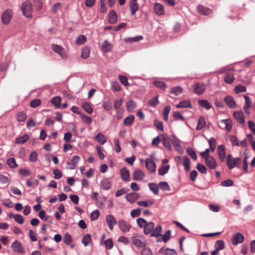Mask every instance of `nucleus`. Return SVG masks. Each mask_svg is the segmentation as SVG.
<instances>
[{
	"mask_svg": "<svg viewBox=\"0 0 255 255\" xmlns=\"http://www.w3.org/2000/svg\"><path fill=\"white\" fill-rule=\"evenodd\" d=\"M169 168V165H163L158 169V174L161 175H163L168 172Z\"/></svg>",
	"mask_w": 255,
	"mask_h": 255,
	"instance_id": "nucleus-48",
	"label": "nucleus"
},
{
	"mask_svg": "<svg viewBox=\"0 0 255 255\" xmlns=\"http://www.w3.org/2000/svg\"><path fill=\"white\" fill-rule=\"evenodd\" d=\"M11 249L13 252L19 254H22L24 253V250L21 247V244L17 241H15L12 244Z\"/></svg>",
	"mask_w": 255,
	"mask_h": 255,
	"instance_id": "nucleus-16",
	"label": "nucleus"
},
{
	"mask_svg": "<svg viewBox=\"0 0 255 255\" xmlns=\"http://www.w3.org/2000/svg\"><path fill=\"white\" fill-rule=\"evenodd\" d=\"M120 175L124 181L126 182L129 181V171L126 167H123L121 169Z\"/></svg>",
	"mask_w": 255,
	"mask_h": 255,
	"instance_id": "nucleus-20",
	"label": "nucleus"
},
{
	"mask_svg": "<svg viewBox=\"0 0 255 255\" xmlns=\"http://www.w3.org/2000/svg\"><path fill=\"white\" fill-rule=\"evenodd\" d=\"M159 187L162 190L165 191H169L170 188L167 182L163 181L160 182L158 184Z\"/></svg>",
	"mask_w": 255,
	"mask_h": 255,
	"instance_id": "nucleus-46",
	"label": "nucleus"
},
{
	"mask_svg": "<svg viewBox=\"0 0 255 255\" xmlns=\"http://www.w3.org/2000/svg\"><path fill=\"white\" fill-rule=\"evenodd\" d=\"M92 242L91 237L89 234H86L83 237L82 243L85 247L87 246Z\"/></svg>",
	"mask_w": 255,
	"mask_h": 255,
	"instance_id": "nucleus-40",
	"label": "nucleus"
},
{
	"mask_svg": "<svg viewBox=\"0 0 255 255\" xmlns=\"http://www.w3.org/2000/svg\"><path fill=\"white\" fill-rule=\"evenodd\" d=\"M183 165L186 171H189L190 168V162L189 158L187 156L184 157Z\"/></svg>",
	"mask_w": 255,
	"mask_h": 255,
	"instance_id": "nucleus-53",
	"label": "nucleus"
},
{
	"mask_svg": "<svg viewBox=\"0 0 255 255\" xmlns=\"http://www.w3.org/2000/svg\"><path fill=\"white\" fill-rule=\"evenodd\" d=\"M153 84L157 88L164 90L166 88V85L165 83L161 81H155L153 82Z\"/></svg>",
	"mask_w": 255,
	"mask_h": 255,
	"instance_id": "nucleus-64",
	"label": "nucleus"
},
{
	"mask_svg": "<svg viewBox=\"0 0 255 255\" xmlns=\"http://www.w3.org/2000/svg\"><path fill=\"white\" fill-rule=\"evenodd\" d=\"M27 118L26 114L23 112H20L16 115V119L19 122H24Z\"/></svg>",
	"mask_w": 255,
	"mask_h": 255,
	"instance_id": "nucleus-44",
	"label": "nucleus"
},
{
	"mask_svg": "<svg viewBox=\"0 0 255 255\" xmlns=\"http://www.w3.org/2000/svg\"><path fill=\"white\" fill-rule=\"evenodd\" d=\"M111 84L113 90L116 91H120L121 90V87L117 81H113Z\"/></svg>",
	"mask_w": 255,
	"mask_h": 255,
	"instance_id": "nucleus-63",
	"label": "nucleus"
},
{
	"mask_svg": "<svg viewBox=\"0 0 255 255\" xmlns=\"http://www.w3.org/2000/svg\"><path fill=\"white\" fill-rule=\"evenodd\" d=\"M225 243L222 240H218L215 244V249L221 251L225 248Z\"/></svg>",
	"mask_w": 255,
	"mask_h": 255,
	"instance_id": "nucleus-45",
	"label": "nucleus"
},
{
	"mask_svg": "<svg viewBox=\"0 0 255 255\" xmlns=\"http://www.w3.org/2000/svg\"><path fill=\"white\" fill-rule=\"evenodd\" d=\"M41 100L39 99H35L32 100L30 103V106L32 108H36L41 104Z\"/></svg>",
	"mask_w": 255,
	"mask_h": 255,
	"instance_id": "nucleus-61",
	"label": "nucleus"
},
{
	"mask_svg": "<svg viewBox=\"0 0 255 255\" xmlns=\"http://www.w3.org/2000/svg\"><path fill=\"white\" fill-rule=\"evenodd\" d=\"M129 8L131 15H134L139 9V5L137 0H130L129 2Z\"/></svg>",
	"mask_w": 255,
	"mask_h": 255,
	"instance_id": "nucleus-21",
	"label": "nucleus"
},
{
	"mask_svg": "<svg viewBox=\"0 0 255 255\" xmlns=\"http://www.w3.org/2000/svg\"><path fill=\"white\" fill-rule=\"evenodd\" d=\"M244 241V237L240 233H237L232 238V243L233 245L237 246L239 244L243 243Z\"/></svg>",
	"mask_w": 255,
	"mask_h": 255,
	"instance_id": "nucleus-14",
	"label": "nucleus"
},
{
	"mask_svg": "<svg viewBox=\"0 0 255 255\" xmlns=\"http://www.w3.org/2000/svg\"><path fill=\"white\" fill-rule=\"evenodd\" d=\"M13 12L10 9H7L3 11L1 14L2 23L4 25L9 24L12 18Z\"/></svg>",
	"mask_w": 255,
	"mask_h": 255,
	"instance_id": "nucleus-4",
	"label": "nucleus"
},
{
	"mask_svg": "<svg viewBox=\"0 0 255 255\" xmlns=\"http://www.w3.org/2000/svg\"><path fill=\"white\" fill-rule=\"evenodd\" d=\"M53 50L57 54H58L62 59H66L67 58L66 52L65 49L58 45H53Z\"/></svg>",
	"mask_w": 255,
	"mask_h": 255,
	"instance_id": "nucleus-7",
	"label": "nucleus"
},
{
	"mask_svg": "<svg viewBox=\"0 0 255 255\" xmlns=\"http://www.w3.org/2000/svg\"><path fill=\"white\" fill-rule=\"evenodd\" d=\"M230 140L233 146H240V142L236 136L231 135L230 136Z\"/></svg>",
	"mask_w": 255,
	"mask_h": 255,
	"instance_id": "nucleus-56",
	"label": "nucleus"
},
{
	"mask_svg": "<svg viewBox=\"0 0 255 255\" xmlns=\"http://www.w3.org/2000/svg\"><path fill=\"white\" fill-rule=\"evenodd\" d=\"M187 151L190 156L194 160H196L197 156L195 151L191 147H188L187 149Z\"/></svg>",
	"mask_w": 255,
	"mask_h": 255,
	"instance_id": "nucleus-55",
	"label": "nucleus"
},
{
	"mask_svg": "<svg viewBox=\"0 0 255 255\" xmlns=\"http://www.w3.org/2000/svg\"><path fill=\"white\" fill-rule=\"evenodd\" d=\"M139 198V194L136 192L128 194L125 197L126 200L130 203H134Z\"/></svg>",
	"mask_w": 255,
	"mask_h": 255,
	"instance_id": "nucleus-15",
	"label": "nucleus"
},
{
	"mask_svg": "<svg viewBox=\"0 0 255 255\" xmlns=\"http://www.w3.org/2000/svg\"><path fill=\"white\" fill-rule=\"evenodd\" d=\"M81 57L83 59L88 58L90 54L91 49L88 46H85L81 50Z\"/></svg>",
	"mask_w": 255,
	"mask_h": 255,
	"instance_id": "nucleus-30",
	"label": "nucleus"
},
{
	"mask_svg": "<svg viewBox=\"0 0 255 255\" xmlns=\"http://www.w3.org/2000/svg\"><path fill=\"white\" fill-rule=\"evenodd\" d=\"M141 162H145L146 167L147 170L151 173H154L156 171V165L155 162L151 158H147L145 160L141 159Z\"/></svg>",
	"mask_w": 255,
	"mask_h": 255,
	"instance_id": "nucleus-6",
	"label": "nucleus"
},
{
	"mask_svg": "<svg viewBox=\"0 0 255 255\" xmlns=\"http://www.w3.org/2000/svg\"><path fill=\"white\" fill-rule=\"evenodd\" d=\"M171 232L170 230L166 231V233L162 236L161 241L165 243L167 242L171 238ZM158 241H161V240L159 239H158Z\"/></svg>",
	"mask_w": 255,
	"mask_h": 255,
	"instance_id": "nucleus-43",
	"label": "nucleus"
},
{
	"mask_svg": "<svg viewBox=\"0 0 255 255\" xmlns=\"http://www.w3.org/2000/svg\"><path fill=\"white\" fill-rule=\"evenodd\" d=\"M124 100L122 99H119L115 101L114 107L118 114L120 112V108L122 107Z\"/></svg>",
	"mask_w": 255,
	"mask_h": 255,
	"instance_id": "nucleus-34",
	"label": "nucleus"
},
{
	"mask_svg": "<svg viewBox=\"0 0 255 255\" xmlns=\"http://www.w3.org/2000/svg\"><path fill=\"white\" fill-rule=\"evenodd\" d=\"M224 102L231 109H235L237 108V104L233 97L230 96H227L224 99Z\"/></svg>",
	"mask_w": 255,
	"mask_h": 255,
	"instance_id": "nucleus-13",
	"label": "nucleus"
},
{
	"mask_svg": "<svg viewBox=\"0 0 255 255\" xmlns=\"http://www.w3.org/2000/svg\"><path fill=\"white\" fill-rule=\"evenodd\" d=\"M205 160L206 165L210 169H215L217 166V164L215 159L212 156L207 157L204 158Z\"/></svg>",
	"mask_w": 255,
	"mask_h": 255,
	"instance_id": "nucleus-8",
	"label": "nucleus"
},
{
	"mask_svg": "<svg viewBox=\"0 0 255 255\" xmlns=\"http://www.w3.org/2000/svg\"><path fill=\"white\" fill-rule=\"evenodd\" d=\"M158 96L155 98L151 99L149 101V102H148L149 105L152 107H155L159 103V101H158Z\"/></svg>",
	"mask_w": 255,
	"mask_h": 255,
	"instance_id": "nucleus-62",
	"label": "nucleus"
},
{
	"mask_svg": "<svg viewBox=\"0 0 255 255\" xmlns=\"http://www.w3.org/2000/svg\"><path fill=\"white\" fill-rule=\"evenodd\" d=\"M86 41V37L83 35H79L76 39V43L78 45L84 44Z\"/></svg>",
	"mask_w": 255,
	"mask_h": 255,
	"instance_id": "nucleus-54",
	"label": "nucleus"
},
{
	"mask_svg": "<svg viewBox=\"0 0 255 255\" xmlns=\"http://www.w3.org/2000/svg\"><path fill=\"white\" fill-rule=\"evenodd\" d=\"M118 227L123 233H127L129 232L131 228L130 224L124 219H120L118 221Z\"/></svg>",
	"mask_w": 255,
	"mask_h": 255,
	"instance_id": "nucleus-5",
	"label": "nucleus"
},
{
	"mask_svg": "<svg viewBox=\"0 0 255 255\" xmlns=\"http://www.w3.org/2000/svg\"><path fill=\"white\" fill-rule=\"evenodd\" d=\"M191 107V102L189 100L181 101L178 104L176 105L177 108H190Z\"/></svg>",
	"mask_w": 255,
	"mask_h": 255,
	"instance_id": "nucleus-28",
	"label": "nucleus"
},
{
	"mask_svg": "<svg viewBox=\"0 0 255 255\" xmlns=\"http://www.w3.org/2000/svg\"><path fill=\"white\" fill-rule=\"evenodd\" d=\"M154 10L156 14L158 15H162L165 12L164 6L159 3H155Z\"/></svg>",
	"mask_w": 255,
	"mask_h": 255,
	"instance_id": "nucleus-22",
	"label": "nucleus"
},
{
	"mask_svg": "<svg viewBox=\"0 0 255 255\" xmlns=\"http://www.w3.org/2000/svg\"><path fill=\"white\" fill-rule=\"evenodd\" d=\"M171 110V107L170 106H167L165 107L164 109L163 112H162V115L163 117V119L165 121L167 122L168 121V115L170 112Z\"/></svg>",
	"mask_w": 255,
	"mask_h": 255,
	"instance_id": "nucleus-42",
	"label": "nucleus"
},
{
	"mask_svg": "<svg viewBox=\"0 0 255 255\" xmlns=\"http://www.w3.org/2000/svg\"><path fill=\"white\" fill-rule=\"evenodd\" d=\"M163 144L168 150H171V146L170 144V137H168L166 134H163Z\"/></svg>",
	"mask_w": 255,
	"mask_h": 255,
	"instance_id": "nucleus-35",
	"label": "nucleus"
},
{
	"mask_svg": "<svg viewBox=\"0 0 255 255\" xmlns=\"http://www.w3.org/2000/svg\"><path fill=\"white\" fill-rule=\"evenodd\" d=\"M154 228V224L152 222L147 223L144 228V233L146 235L151 234Z\"/></svg>",
	"mask_w": 255,
	"mask_h": 255,
	"instance_id": "nucleus-24",
	"label": "nucleus"
},
{
	"mask_svg": "<svg viewBox=\"0 0 255 255\" xmlns=\"http://www.w3.org/2000/svg\"><path fill=\"white\" fill-rule=\"evenodd\" d=\"M136 223L140 228H144L147 222L143 218H140L136 220Z\"/></svg>",
	"mask_w": 255,
	"mask_h": 255,
	"instance_id": "nucleus-60",
	"label": "nucleus"
},
{
	"mask_svg": "<svg viewBox=\"0 0 255 255\" xmlns=\"http://www.w3.org/2000/svg\"><path fill=\"white\" fill-rule=\"evenodd\" d=\"M133 179L136 181H142L145 177V174L139 169L135 170L132 173Z\"/></svg>",
	"mask_w": 255,
	"mask_h": 255,
	"instance_id": "nucleus-18",
	"label": "nucleus"
},
{
	"mask_svg": "<svg viewBox=\"0 0 255 255\" xmlns=\"http://www.w3.org/2000/svg\"><path fill=\"white\" fill-rule=\"evenodd\" d=\"M235 90L236 93L239 94L246 91V87L244 86L241 85H237L235 88Z\"/></svg>",
	"mask_w": 255,
	"mask_h": 255,
	"instance_id": "nucleus-59",
	"label": "nucleus"
},
{
	"mask_svg": "<svg viewBox=\"0 0 255 255\" xmlns=\"http://www.w3.org/2000/svg\"><path fill=\"white\" fill-rule=\"evenodd\" d=\"M162 231V227L161 226H157L154 229H153L151 233V237H158L161 235Z\"/></svg>",
	"mask_w": 255,
	"mask_h": 255,
	"instance_id": "nucleus-37",
	"label": "nucleus"
},
{
	"mask_svg": "<svg viewBox=\"0 0 255 255\" xmlns=\"http://www.w3.org/2000/svg\"><path fill=\"white\" fill-rule=\"evenodd\" d=\"M220 122L225 125V128L227 131H230L232 130L233 123L230 119L222 120Z\"/></svg>",
	"mask_w": 255,
	"mask_h": 255,
	"instance_id": "nucleus-23",
	"label": "nucleus"
},
{
	"mask_svg": "<svg viewBox=\"0 0 255 255\" xmlns=\"http://www.w3.org/2000/svg\"><path fill=\"white\" fill-rule=\"evenodd\" d=\"M199 105L205 108L207 110H209L211 108V105L209 102L206 100H200L198 101Z\"/></svg>",
	"mask_w": 255,
	"mask_h": 255,
	"instance_id": "nucleus-38",
	"label": "nucleus"
},
{
	"mask_svg": "<svg viewBox=\"0 0 255 255\" xmlns=\"http://www.w3.org/2000/svg\"><path fill=\"white\" fill-rule=\"evenodd\" d=\"M241 159L239 157L233 158L231 154L227 157V165L229 169H232L241 162Z\"/></svg>",
	"mask_w": 255,
	"mask_h": 255,
	"instance_id": "nucleus-2",
	"label": "nucleus"
},
{
	"mask_svg": "<svg viewBox=\"0 0 255 255\" xmlns=\"http://www.w3.org/2000/svg\"><path fill=\"white\" fill-rule=\"evenodd\" d=\"M134 120V117L133 115H130L127 117L124 122V124L126 126H130L133 123Z\"/></svg>",
	"mask_w": 255,
	"mask_h": 255,
	"instance_id": "nucleus-49",
	"label": "nucleus"
},
{
	"mask_svg": "<svg viewBox=\"0 0 255 255\" xmlns=\"http://www.w3.org/2000/svg\"><path fill=\"white\" fill-rule=\"evenodd\" d=\"M235 119L241 124H245V121L244 119V114L241 111H234L233 114Z\"/></svg>",
	"mask_w": 255,
	"mask_h": 255,
	"instance_id": "nucleus-17",
	"label": "nucleus"
},
{
	"mask_svg": "<svg viewBox=\"0 0 255 255\" xmlns=\"http://www.w3.org/2000/svg\"><path fill=\"white\" fill-rule=\"evenodd\" d=\"M95 139L99 143L103 145L107 141V137L106 136L101 133V132L99 133L95 137Z\"/></svg>",
	"mask_w": 255,
	"mask_h": 255,
	"instance_id": "nucleus-29",
	"label": "nucleus"
},
{
	"mask_svg": "<svg viewBox=\"0 0 255 255\" xmlns=\"http://www.w3.org/2000/svg\"><path fill=\"white\" fill-rule=\"evenodd\" d=\"M206 89L205 84L201 83H196L194 86V91L195 93L198 95H202L204 93Z\"/></svg>",
	"mask_w": 255,
	"mask_h": 255,
	"instance_id": "nucleus-12",
	"label": "nucleus"
},
{
	"mask_svg": "<svg viewBox=\"0 0 255 255\" xmlns=\"http://www.w3.org/2000/svg\"><path fill=\"white\" fill-rule=\"evenodd\" d=\"M148 185L150 190L152 191L154 194L157 195L158 194L159 188L158 185L153 183H148Z\"/></svg>",
	"mask_w": 255,
	"mask_h": 255,
	"instance_id": "nucleus-39",
	"label": "nucleus"
},
{
	"mask_svg": "<svg viewBox=\"0 0 255 255\" xmlns=\"http://www.w3.org/2000/svg\"><path fill=\"white\" fill-rule=\"evenodd\" d=\"M100 188L104 190H109L111 187V183L108 178H103L100 182Z\"/></svg>",
	"mask_w": 255,
	"mask_h": 255,
	"instance_id": "nucleus-19",
	"label": "nucleus"
},
{
	"mask_svg": "<svg viewBox=\"0 0 255 255\" xmlns=\"http://www.w3.org/2000/svg\"><path fill=\"white\" fill-rule=\"evenodd\" d=\"M82 107L84 110L89 114H92L93 111L91 106L87 103L83 104Z\"/></svg>",
	"mask_w": 255,
	"mask_h": 255,
	"instance_id": "nucleus-57",
	"label": "nucleus"
},
{
	"mask_svg": "<svg viewBox=\"0 0 255 255\" xmlns=\"http://www.w3.org/2000/svg\"><path fill=\"white\" fill-rule=\"evenodd\" d=\"M113 44L108 40H104L101 44V50L103 53H106L112 51Z\"/></svg>",
	"mask_w": 255,
	"mask_h": 255,
	"instance_id": "nucleus-11",
	"label": "nucleus"
},
{
	"mask_svg": "<svg viewBox=\"0 0 255 255\" xmlns=\"http://www.w3.org/2000/svg\"><path fill=\"white\" fill-rule=\"evenodd\" d=\"M153 202L151 200H148L146 201H138L137 204L139 206H142L144 207H148L151 206L153 204Z\"/></svg>",
	"mask_w": 255,
	"mask_h": 255,
	"instance_id": "nucleus-47",
	"label": "nucleus"
},
{
	"mask_svg": "<svg viewBox=\"0 0 255 255\" xmlns=\"http://www.w3.org/2000/svg\"><path fill=\"white\" fill-rule=\"evenodd\" d=\"M206 125V122L205 118L203 116H200L198 119V124L196 129L197 130H200L204 128Z\"/></svg>",
	"mask_w": 255,
	"mask_h": 255,
	"instance_id": "nucleus-25",
	"label": "nucleus"
},
{
	"mask_svg": "<svg viewBox=\"0 0 255 255\" xmlns=\"http://www.w3.org/2000/svg\"><path fill=\"white\" fill-rule=\"evenodd\" d=\"M217 153L220 161L224 162L226 158V147L224 145L221 144L218 146Z\"/></svg>",
	"mask_w": 255,
	"mask_h": 255,
	"instance_id": "nucleus-9",
	"label": "nucleus"
},
{
	"mask_svg": "<svg viewBox=\"0 0 255 255\" xmlns=\"http://www.w3.org/2000/svg\"><path fill=\"white\" fill-rule=\"evenodd\" d=\"M131 241L132 244L138 248H142L145 247L146 242L145 239L137 235L134 236L131 238Z\"/></svg>",
	"mask_w": 255,
	"mask_h": 255,
	"instance_id": "nucleus-3",
	"label": "nucleus"
},
{
	"mask_svg": "<svg viewBox=\"0 0 255 255\" xmlns=\"http://www.w3.org/2000/svg\"><path fill=\"white\" fill-rule=\"evenodd\" d=\"M7 164L10 168H13L17 166V164L16 163L15 160L14 158L11 157L7 160Z\"/></svg>",
	"mask_w": 255,
	"mask_h": 255,
	"instance_id": "nucleus-50",
	"label": "nucleus"
},
{
	"mask_svg": "<svg viewBox=\"0 0 255 255\" xmlns=\"http://www.w3.org/2000/svg\"><path fill=\"white\" fill-rule=\"evenodd\" d=\"M183 92V89L180 87H175L171 90V93L174 94L175 96H178Z\"/></svg>",
	"mask_w": 255,
	"mask_h": 255,
	"instance_id": "nucleus-52",
	"label": "nucleus"
},
{
	"mask_svg": "<svg viewBox=\"0 0 255 255\" xmlns=\"http://www.w3.org/2000/svg\"><path fill=\"white\" fill-rule=\"evenodd\" d=\"M235 80L234 73L232 71L228 72L224 78V80L227 84H230L234 82Z\"/></svg>",
	"mask_w": 255,
	"mask_h": 255,
	"instance_id": "nucleus-26",
	"label": "nucleus"
},
{
	"mask_svg": "<svg viewBox=\"0 0 255 255\" xmlns=\"http://www.w3.org/2000/svg\"><path fill=\"white\" fill-rule=\"evenodd\" d=\"M197 11L199 13L203 15H209L211 13V10L203 5H199L197 7Z\"/></svg>",
	"mask_w": 255,
	"mask_h": 255,
	"instance_id": "nucleus-27",
	"label": "nucleus"
},
{
	"mask_svg": "<svg viewBox=\"0 0 255 255\" xmlns=\"http://www.w3.org/2000/svg\"><path fill=\"white\" fill-rule=\"evenodd\" d=\"M26 184L28 187L37 186L38 185V180L34 177H31L27 180Z\"/></svg>",
	"mask_w": 255,
	"mask_h": 255,
	"instance_id": "nucleus-33",
	"label": "nucleus"
},
{
	"mask_svg": "<svg viewBox=\"0 0 255 255\" xmlns=\"http://www.w3.org/2000/svg\"><path fill=\"white\" fill-rule=\"evenodd\" d=\"M109 21L112 24L115 23L117 21V15L114 10H111L109 14Z\"/></svg>",
	"mask_w": 255,
	"mask_h": 255,
	"instance_id": "nucleus-31",
	"label": "nucleus"
},
{
	"mask_svg": "<svg viewBox=\"0 0 255 255\" xmlns=\"http://www.w3.org/2000/svg\"><path fill=\"white\" fill-rule=\"evenodd\" d=\"M119 79L121 83L125 86L128 85V79L127 77L125 76L120 75Z\"/></svg>",
	"mask_w": 255,
	"mask_h": 255,
	"instance_id": "nucleus-58",
	"label": "nucleus"
},
{
	"mask_svg": "<svg viewBox=\"0 0 255 255\" xmlns=\"http://www.w3.org/2000/svg\"><path fill=\"white\" fill-rule=\"evenodd\" d=\"M106 221L110 230H113L114 226L117 224V221L115 217L113 215L109 214L106 217Z\"/></svg>",
	"mask_w": 255,
	"mask_h": 255,
	"instance_id": "nucleus-10",
	"label": "nucleus"
},
{
	"mask_svg": "<svg viewBox=\"0 0 255 255\" xmlns=\"http://www.w3.org/2000/svg\"><path fill=\"white\" fill-rule=\"evenodd\" d=\"M103 245L106 247V249L110 250L113 248L114 244L112 239H108L104 242Z\"/></svg>",
	"mask_w": 255,
	"mask_h": 255,
	"instance_id": "nucleus-51",
	"label": "nucleus"
},
{
	"mask_svg": "<svg viewBox=\"0 0 255 255\" xmlns=\"http://www.w3.org/2000/svg\"><path fill=\"white\" fill-rule=\"evenodd\" d=\"M61 98L59 96H56L51 99V103L56 108H58L60 106V103Z\"/></svg>",
	"mask_w": 255,
	"mask_h": 255,
	"instance_id": "nucleus-41",
	"label": "nucleus"
},
{
	"mask_svg": "<svg viewBox=\"0 0 255 255\" xmlns=\"http://www.w3.org/2000/svg\"><path fill=\"white\" fill-rule=\"evenodd\" d=\"M29 138L28 134H25L23 136L17 137L15 139V142L17 144H23L28 141Z\"/></svg>",
	"mask_w": 255,
	"mask_h": 255,
	"instance_id": "nucleus-32",
	"label": "nucleus"
},
{
	"mask_svg": "<svg viewBox=\"0 0 255 255\" xmlns=\"http://www.w3.org/2000/svg\"><path fill=\"white\" fill-rule=\"evenodd\" d=\"M21 9L25 17L27 18L32 17L33 7L32 3L30 1H26L23 2L21 6Z\"/></svg>",
	"mask_w": 255,
	"mask_h": 255,
	"instance_id": "nucleus-1",
	"label": "nucleus"
},
{
	"mask_svg": "<svg viewBox=\"0 0 255 255\" xmlns=\"http://www.w3.org/2000/svg\"><path fill=\"white\" fill-rule=\"evenodd\" d=\"M136 107V103L132 100H129L127 103V109L128 112L133 110Z\"/></svg>",
	"mask_w": 255,
	"mask_h": 255,
	"instance_id": "nucleus-36",
	"label": "nucleus"
}]
</instances>
